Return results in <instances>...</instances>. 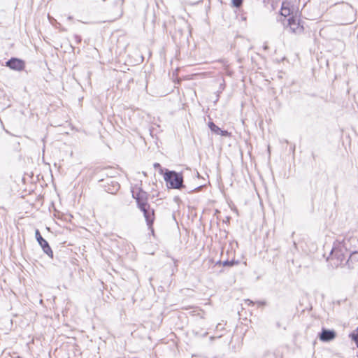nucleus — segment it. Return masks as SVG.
<instances>
[{
  "label": "nucleus",
  "instance_id": "9d476101",
  "mask_svg": "<svg viewBox=\"0 0 358 358\" xmlns=\"http://www.w3.org/2000/svg\"><path fill=\"white\" fill-rule=\"evenodd\" d=\"M239 264L238 260L231 259V260H224V261H218L216 264H222L223 266L232 267L235 265H238Z\"/></svg>",
  "mask_w": 358,
  "mask_h": 358
},
{
  "label": "nucleus",
  "instance_id": "f3484780",
  "mask_svg": "<svg viewBox=\"0 0 358 358\" xmlns=\"http://www.w3.org/2000/svg\"><path fill=\"white\" fill-rule=\"evenodd\" d=\"M73 38L76 42L77 44L81 43L82 41V37L80 35L75 34L73 36Z\"/></svg>",
  "mask_w": 358,
  "mask_h": 358
},
{
  "label": "nucleus",
  "instance_id": "1a4fd4ad",
  "mask_svg": "<svg viewBox=\"0 0 358 358\" xmlns=\"http://www.w3.org/2000/svg\"><path fill=\"white\" fill-rule=\"evenodd\" d=\"M336 337V332L333 329L322 328L319 334L320 341L323 342H330Z\"/></svg>",
  "mask_w": 358,
  "mask_h": 358
},
{
  "label": "nucleus",
  "instance_id": "f8f14e48",
  "mask_svg": "<svg viewBox=\"0 0 358 358\" xmlns=\"http://www.w3.org/2000/svg\"><path fill=\"white\" fill-rule=\"evenodd\" d=\"M290 14H291L290 8L287 6H285V3H282L281 9H280V15L284 17H287V16L290 15Z\"/></svg>",
  "mask_w": 358,
  "mask_h": 358
},
{
  "label": "nucleus",
  "instance_id": "423d86ee",
  "mask_svg": "<svg viewBox=\"0 0 358 358\" xmlns=\"http://www.w3.org/2000/svg\"><path fill=\"white\" fill-rule=\"evenodd\" d=\"M303 22L299 19H296L294 16H291L288 19V26L292 32L294 34H301L303 32Z\"/></svg>",
  "mask_w": 358,
  "mask_h": 358
},
{
  "label": "nucleus",
  "instance_id": "9b49d317",
  "mask_svg": "<svg viewBox=\"0 0 358 358\" xmlns=\"http://www.w3.org/2000/svg\"><path fill=\"white\" fill-rule=\"evenodd\" d=\"M208 125L212 132L217 135L220 134L221 129L218 126H217L213 121L208 122Z\"/></svg>",
  "mask_w": 358,
  "mask_h": 358
},
{
  "label": "nucleus",
  "instance_id": "a211bd4d",
  "mask_svg": "<svg viewBox=\"0 0 358 358\" xmlns=\"http://www.w3.org/2000/svg\"><path fill=\"white\" fill-rule=\"evenodd\" d=\"M202 0H187V2L190 5H196L200 3Z\"/></svg>",
  "mask_w": 358,
  "mask_h": 358
},
{
  "label": "nucleus",
  "instance_id": "aec40b11",
  "mask_svg": "<svg viewBox=\"0 0 358 358\" xmlns=\"http://www.w3.org/2000/svg\"><path fill=\"white\" fill-rule=\"evenodd\" d=\"M245 303H248V305H254V303H254L252 300H250V299H247V300L245 301Z\"/></svg>",
  "mask_w": 358,
  "mask_h": 358
},
{
  "label": "nucleus",
  "instance_id": "20e7f679",
  "mask_svg": "<svg viewBox=\"0 0 358 358\" xmlns=\"http://www.w3.org/2000/svg\"><path fill=\"white\" fill-rule=\"evenodd\" d=\"M99 182L106 192L111 194H115L120 187V184L112 177L99 179Z\"/></svg>",
  "mask_w": 358,
  "mask_h": 358
},
{
  "label": "nucleus",
  "instance_id": "f03ea898",
  "mask_svg": "<svg viewBox=\"0 0 358 358\" xmlns=\"http://www.w3.org/2000/svg\"><path fill=\"white\" fill-rule=\"evenodd\" d=\"M132 196L136 199L138 208L143 212L148 229L153 232L152 225L155 218V210L150 208L148 203V194L141 187H139L137 193L132 191Z\"/></svg>",
  "mask_w": 358,
  "mask_h": 358
},
{
  "label": "nucleus",
  "instance_id": "4468645a",
  "mask_svg": "<svg viewBox=\"0 0 358 358\" xmlns=\"http://www.w3.org/2000/svg\"><path fill=\"white\" fill-rule=\"evenodd\" d=\"M153 166L155 169H159V172L160 174L164 175L166 169H163L159 163H155L153 164Z\"/></svg>",
  "mask_w": 358,
  "mask_h": 358
},
{
  "label": "nucleus",
  "instance_id": "7ed1b4c3",
  "mask_svg": "<svg viewBox=\"0 0 358 358\" xmlns=\"http://www.w3.org/2000/svg\"><path fill=\"white\" fill-rule=\"evenodd\" d=\"M163 176L168 188H186L185 185H183V176L182 173L165 169Z\"/></svg>",
  "mask_w": 358,
  "mask_h": 358
},
{
  "label": "nucleus",
  "instance_id": "6e6552de",
  "mask_svg": "<svg viewBox=\"0 0 358 358\" xmlns=\"http://www.w3.org/2000/svg\"><path fill=\"white\" fill-rule=\"evenodd\" d=\"M358 262V250H352L350 246V251L347 260L345 262V266L348 269H353Z\"/></svg>",
  "mask_w": 358,
  "mask_h": 358
},
{
  "label": "nucleus",
  "instance_id": "b1692460",
  "mask_svg": "<svg viewBox=\"0 0 358 358\" xmlns=\"http://www.w3.org/2000/svg\"><path fill=\"white\" fill-rule=\"evenodd\" d=\"M72 18H73V17H72L71 16H69L67 19H68L69 20H72Z\"/></svg>",
  "mask_w": 358,
  "mask_h": 358
},
{
  "label": "nucleus",
  "instance_id": "412c9836",
  "mask_svg": "<svg viewBox=\"0 0 358 358\" xmlns=\"http://www.w3.org/2000/svg\"><path fill=\"white\" fill-rule=\"evenodd\" d=\"M257 303H258L259 306H265L266 305V302L264 301H259Z\"/></svg>",
  "mask_w": 358,
  "mask_h": 358
},
{
  "label": "nucleus",
  "instance_id": "dca6fc26",
  "mask_svg": "<svg viewBox=\"0 0 358 358\" xmlns=\"http://www.w3.org/2000/svg\"><path fill=\"white\" fill-rule=\"evenodd\" d=\"M219 135H220L222 136H224V137H229V136H231V133L229 132L227 130L221 129V131Z\"/></svg>",
  "mask_w": 358,
  "mask_h": 358
},
{
  "label": "nucleus",
  "instance_id": "6ab92c4d",
  "mask_svg": "<svg viewBox=\"0 0 358 358\" xmlns=\"http://www.w3.org/2000/svg\"><path fill=\"white\" fill-rule=\"evenodd\" d=\"M201 187H202L201 185L198 186V187H195V188H194V189H189V190H187V192H188L189 193H192V192H197L199 189H200L201 188Z\"/></svg>",
  "mask_w": 358,
  "mask_h": 358
},
{
  "label": "nucleus",
  "instance_id": "393cba45",
  "mask_svg": "<svg viewBox=\"0 0 358 358\" xmlns=\"http://www.w3.org/2000/svg\"><path fill=\"white\" fill-rule=\"evenodd\" d=\"M196 176H197L198 178H199V177H200L199 173L198 171H196Z\"/></svg>",
  "mask_w": 358,
  "mask_h": 358
},
{
  "label": "nucleus",
  "instance_id": "ddd939ff",
  "mask_svg": "<svg viewBox=\"0 0 358 358\" xmlns=\"http://www.w3.org/2000/svg\"><path fill=\"white\" fill-rule=\"evenodd\" d=\"M349 337L356 343L358 348V327L349 334Z\"/></svg>",
  "mask_w": 358,
  "mask_h": 358
},
{
  "label": "nucleus",
  "instance_id": "4be33fe9",
  "mask_svg": "<svg viewBox=\"0 0 358 358\" xmlns=\"http://www.w3.org/2000/svg\"><path fill=\"white\" fill-rule=\"evenodd\" d=\"M263 48H264V50H268V45H264V47H263Z\"/></svg>",
  "mask_w": 358,
  "mask_h": 358
},
{
  "label": "nucleus",
  "instance_id": "5701e85b",
  "mask_svg": "<svg viewBox=\"0 0 358 358\" xmlns=\"http://www.w3.org/2000/svg\"><path fill=\"white\" fill-rule=\"evenodd\" d=\"M276 326H277L278 328L280 327V323L279 322H278L276 323Z\"/></svg>",
  "mask_w": 358,
  "mask_h": 358
},
{
  "label": "nucleus",
  "instance_id": "f257e3e1",
  "mask_svg": "<svg viewBox=\"0 0 358 358\" xmlns=\"http://www.w3.org/2000/svg\"><path fill=\"white\" fill-rule=\"evenodd\" d=\"M357 241L355 237L344 238L341 242L334 243L331 252L330 258L334 261L335 267L346 268L345 262L347 260L350 251V246Z\"/></svg>",
  "mask_w": 358,
  "mask_h": 358
},
{
  "label": "nucleus",
  "instance_id": "39448f33",
  "mask_svg": "<svg viewBox=\"0 0 358 358\" xmlns=\"http://www.w3.org/2000/svg\"><path fill=\"white\" fill-rule=\"evenodd\" d=\"M35 238L38 245L42 248L43 252L46 254L49 257L52 259L53 252L52 250V248H50L48 242L45 238H43L40 231L38 229L35 230Z\"/></svg>",
  "mask_w": 358,
  "mask_h": 358
},
{
  "label": "nucleus",
  "instance_id": "2eb2a0df",
  "mask_svg": "<svg viewBox=\"0 0 358 358\" xmlns=\"http://www.w3.org/2000/svg\"><path fill=\"white\" fill-rule=\"evenodd\" d=\"M243 0H231V4L234 7L239 8L242 6Z\"/></svg>",
  "mask_w": 358,
  "mask_h": 358
},
{
  "label": "nucleus",
  "instance_id": "0eeeda50",
  "mask_svg": "<svg viewBox=\"0 0 358 358\" xmlns=\"http://www.w3.org/2000/svg\"><path fill=\"white\" fill-rule=\"evenodd\" d=\"M6 66L15 71H22L25 67V62L21 59L12 57L6 62Z\"/></svg>",
  "mask_w": 358,
  "mask_h": 358
}]
</instances>
